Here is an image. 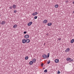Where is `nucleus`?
Returning a JSON list of instances; mask_svg holds the SVG:
<instances>
[{"label": "nucleus", "instance_id": "nucleus-23", "mask_svg": "<svg viewBox=\"0 0 74 74\" xmlns=\"http://www.w3.org/2000/svg\"><path fill=\"white\" fill-rule=\"evenodd\" d=\"M37 16H35L34 17V19H37Z\"/></svg>", "mask_w": 74, "mask_h": 74}, {"label": "nucleus", "instance_id": "nucleus-4", "mask_svg": "<svg viewBox=\"0 0 74 74\" xmlns=\"http://www.w3.org/2000/svg\"><path fill=\"white\" fill-rule=\"evenodd\" d=\"M25 41L26 42H27V43H29V42H30V40L29 39H27L25 40Z\"/></svg>", "mask_w": 74, "mask_h": 74}, {"label": "nucleus", "instance_id": "nucleus-26", "mask_svg": "<svg viewBox=\"0 0 74 74\" xmlns=\"http://www.w3.org/2000/svg\"><path fill=\"white\" fill-rule=\"evenodd\" d=\"M17 11L16 10H14V13H16V12H17Z\"/></svg>", "mask_w": 74, "mask_h": 74}, {"label": "nucleus", "instance_id": "nucleus-25", "mask_svg": "<svg viewBox=\"0 0 74 74\" xmlns=\"http://www.w3.org/2000/svg\"><path fill=\"white\" fill-rule=\"evenodd\" d=\"M58 74H60V71H58V72L57 73Z\"/></svg>", "mask_w": 74, "mask_h": 74}, {"label": "nucleus", "instance_id": "nucleus-7", "mask_svg": "<svg viewBox=\"0 0 74 74\" xmlns=\"http://www.w3.org/2000/svg\"><path fill=\"white\" fill-rule=\"evenodd\" d=\"M59 62V60L58 59H56L55 60V63H58Z\"/></svg>", "mask_w": 74, "mask_h": 74}, {"label": "nucleus", "instance_id": "nucleus-6", "mask_svg": "<svg viewBox=\"0 0 74 74\" xmlns=\"http://www.w3.org/2000/svg\"><path fill=\"white\" fill-rule=\"evenodd\" d=\"M25 38H28L29 37V35H26L25 36Z\"/></svg>", "mask_w": 74, "mask_h": 74}, {"label": "nucleus", "instance_id": "nucleus-9", "mask_svg": "<svg viewBox=\"0 0 74 74\" xmlns=\"http://www.w3.org/2000/svg\"><path fill=\"white\" fill-rule=\"evenodd\" d=\"M70 49L69 48H68L65 51L66 52H69V51H70Z\"/></svg>", "mask_w": 74, "mask_h": 74}, {"label": "nucleus", "instance_id": "nucleus-30", "mask_svg": "<svg viewBox=\"0 0 74 74\" xmlns=\"http://www.w3.org/2000/svg\"><path fill=\"white\" fill-rule=\"evenodd\" d=\"M10 8L11 9H12V7L10 6Z\"/></svg>", "mask_w": 74, "mask_h": 74}, {"label": "nucleus", "instance_id": "nucleus-21", "mask_svg": "<svg viewBox=\"0 0 74 74\" xmlns=\"http://www.w3.org/2000/svg\"><path fill=\"white\" fill-rule=\"evenodd\" d=\"M49 57V53H48L47 54V58H48Z\"/></svg>", "mask_w": 74, "mask_h": 74}, {"label": "nucleus", "instance_id": "nucleus-28", "mask_svg": "<svg viewBox=\"0 0 74 74\" xmlns=\"http://www.w3.org/2000/svg\"><path fill=\"white\" fill-rule=\"evenodd\" d=\"M43 65H44V64L42 63L41 64V66H42V67H43Z\"/></svg>", "mask_w": 74, "mask_h": 74}, {"label": "nucleus", "instance_id": "nucleus-22", "mask_svg": "<svg viewBox=\"0 0 74 74\" xmlns=\"http://www.w3.org/2000/svg\"><path fill=\"white\" fill-rule=\"evenodd\" d=\"M47 69H45V70H44V73H47Z\"/></svg>", "mask_w": 74, "mask_h": 74}, {"label": "nucleus", "instance_id": "nucleus-24", "mask_svg": "<svg viewBox=\"0 0 74 74\" xmlns=\"http://www.w3.org/2000/svg\"><path fill=\"white\" fill-rule=\"evenodd\" d=\"M50 60H49L48 61H47V64H49V63H50Z\"/></svg>", "mask_w": 74, "mask_h": 74}, {"label": "nucleus", "instance_id": "nucleus-8", "mask_svg": "<svg viewBox=\"0 0 74 74\" xmlns=\"http://www.w3.org/2000/svg\"><path fill=\"white\" fill-rule=\"evenodd\" d=\"M1 25H5V21H2L1 23Z\"/></svg>", "mask_w": 74, "mask_h": 74}, {"label": "nucleus", "instance_id": "nucleus-10", "mask_svg": "<svg viewBox=\"0 0 74 74\" xmlns=\"http://www.w3.org/2000/svg\"><path fill=\"white\" fill-rule=\"evenodd\" d=\"M32 62L33 61V63H35L36 62V60L35 58H34L32 60Z\"/></svg>", "mask_w": 74, "mask_h": 74}, {"label": "nucleus", "instance_id": "nucleus-32", "mask_svg": "<svg viewBox=\"0 0 74 74\" xmlns=\"http://www.w3.org/2000/svg\"><path fill=\"white\" fill-rule=\"evenodd\" d=\"M46 36H48V34H46Z\"/></svg>", "mask_w": 74, "mask_h": 74}, {"label": "nucleus", "instance_id": "nucleus-37", "mask_svg": "<svg viewBox=\"0 0 74 74\" xmlns=\"http://www.w3.org/2000/svg\"><path fill=\"white\" fill-rule=\"evenodd\" d=\"M43 69H45V68H43Z\"/></svg>", "mask_w": 74, "mask_h": 74}, {"label": "nucleus", "instance_id": "nucleus-31", "mask_svg": "<svg viewBox=\"0 0 74 74\" xmlns=\"http://www.w3.org/2000/svg\"><path fill=\"white\" fill-rule=\"evenodd\" d=\"M68 1H65V3H68Z\"/></svg>", "mask_w": 74, "mask_h": 74}, {"label": "nucleus", "instance_id": "nucleus-15", "mask_svg": "<svg viewBox=\"0 0 74 74\" xmlns=\"http://www.w3.org/2000/svg\"><path fill=\"white\" fill-rule=\"evenodd\" d=\"M74 42V39H72L71 41L70 42L71 43V44H72V43H73Z\"/></svg>", "mask_w": 74, "mask_h": 74}, {"label": "nucleus", "instance_id": "nucleus-18", "mask_svg": "<svg viewBox=\"0 0 74 74\" xmlns=\"http://www.w3.org/2000/svg\"><path fill=\"white\" fill-rule=\"evenodd\" d=\"M74 61V60L73 59H71L70 60L69 62H73Z\"/></svg>", "mask_w": 74, "mask_h": 74}, {"label": "nucleus", "instance_id": "nucleus-17", "mask_svg": "<svg viewBox=\"0 0 74 74\" xmlns=\"http://www.w3.org/2000/svg\"><path fill=\"white\" fill-rule=\"evenodd\" d=\"M17 26V25H15L14 26H13V28H15V27H16Z\"/></svg>", "mask_w": 74, "mask_h": 74}, {"label": "nucleus", "instance_id": "nucleus-33", "mask_svg": "<svg viewBox=\"0 0 74 74\" xmlns=\"http://www.w3.org/2000/svg\"><path fill=\"white\" fill-rule=\"evenodd\" d=\"M73 4H74V1L73 2Z\"/></svg>", "mask_w": 74, "mask_h": 74}, {"label": "nucleus", "instance_id": "nucleus-13", "mask_svg": "<svg viewBox=\"0 0 74 74\" xmlns=\"http://www.w3.org/2000/svg\"><path fill=\"white\" fill-rule=\"evenodd\" d=\"M47 25L48 26H51V25H52V23H48Z\"/></svg>", "mask_w": 74, "mask_h": 74}, {"label": "nucleus", "instance_id": "nucleus-3", "mask_svg": "<svg viewBox=\"0 0 74 74\" xmlns=\"http://www.w3.org/2000/svg\"><path fill=\"white\" fill-rule=\"evenodd\" d=\"M22 42L23 44H25V43H26V39H23L22 40Z\"/></svg>", "mask_w": 74, "mask_h": 74}, {"label": "nucleus", "instance_id": "nucleus-20", "mask_svg": "<svg viewBox=\"0 0 74 74\" xmlns=\"http://www.w3.org/2000/svg\"><path fill=\"white\" fill-rule=\"evenodd\" d=\"M55 8H58V5H55Z\"/></svg>", "mask_w": 74, "mask_h": 74}, {"label": "nucleus", "instance_id": "nucleus-35", "mask_svg": "<svg viewBox=\"0 0 74 74\" xmlns=\"http://www.w3.org/2000/svg\"><path fill=\"white\" fill-rule=\"evenodd\" d=\"M45 43H44V45H45Z\"/></svg>", "mask_w": 74, "mask_h": 74}, {"label": "nucleus", "instance_id": "nucleus-34", "mask_svg": "<svg viewBox=\"0 0 74 74\" xmlns=\"http://www.w3.org/2000/svg\"><path fill=\"white\" fill-rule=\"evenodd\" d=\"M0 25H1V21H0Z\"/></svg>", "mask_w": 74, "mask_h": 74}, {"label": "nucleus", "instance_id": "nucleus-11", "mask_svg": "<svg viewBox=\"0 0 74 74\" xmlns=\"http://www.w3.org/2000/svg\"><path fill=\"white\" fill-rule=\"evenodd\" d=\"M71 59V58L68 57L66 58V60H67V61H69V60H70Z\"/></svg>", "mask_w": 74, "mask_h": 74}, {"label": "nucleus", "instance_id": "nucleus-14", "mask_svg": "<svg viewBox=\"0 0 74 74\" xmlns=\"http://www.w3.org/2000/svg\"><path fill=\"white\" fill-rule=\"evenodd\" d=\"M33 61H31L29 62V64L30 65H32V64H33Z\"/></svg>", "mask_w": 74, "mask_h": 74}, {"label": "nucleus", "instance_id": "nucleus-16", "mask_svg": "<svg viewBox=\"0 0 74 74\" xmlns=\"http://www.w3.org/2000/svg\"><path fill=\"white\" fill-rule=\"evenodd\" d=\"M16 5H13V8L14 9H15V8H16Z\"/></svg>", "mask_w": 74, "mask_h": 74}, {"label": "nucleus", "instance_id": "nucleus-12", "mask_svg": "<svg viewBox=\"0 0 74 74\" xmlns=\"http://www.w3.org/2000/svg\"><path fill=\"white\" fill-rule=\"evenodd\" d=\"M47 23V20H44L43 22V23Z\"/></svg>", "mask_w": 74, "mask_h": 74}, {"label": "nucleus", "instance_id": "nucleus-36", "mask_svg": "<svg viewBox=\"0 0 74 74\" xmlns=\"http://www.w3.org/2000/svg\"><path fill=\"white\" fill-rule=\"evenodd\" d=\"M73 14H74V11H73Z\"/></svg>", "mask_w": 74, "mask_h": 74}, {"label": "nucleus", "instance_id": "nucleus-1", "mask_svg": "<svg viewBox=\"0 0 74 74\" xmlns=\"http://www.w3.org/2000/svg\"><path fill=\"white\" fill-rule=\"evenodd\" d=\"M42 57L44 59H47V55L45 54H44L42 55Z\"/></svg>", "mask_w": 74, "mask_h": 74}, {"label": "nucleus", "instance_id": "nucleus-5", "mask_svg": "<svg viewBox=\"0 0 74 74\" xmlns=\"http://www.w3.org/2000/svg\"><path fill=\"white\" fill-rule=\"evenodd\" d=\"M37 14H38V13L37 12H35L32 14V15L34 16L37 15Z\"/></svg>", "mask_w": 74, "mask_h": 74}, {"label": "nucleus", "instance_id": "nucleus-2", "mask_svg": "<svg viewBox=\"0 0 74 74\" xmlns=\"http://www.w3.org/2000/svg\"><path fill=\"white\" fill-rule=\"evenodd\" d=\"M32 23H33L31 21L27 24V25L28 26H30L32 25Z\"/></svg>", "mask_w": 74, "mask_h": 74}, {"label": "nucleus", "instance_id": "nucleus-19", "mask_svg": "<svg viewBox=\"0 0 74 74\" xmlns=\"http://www.w3.org/2000/svg\"><path fill=\"white\" fill-rule=\"evenodd\" d=\"M28 59H29V57H28V56L26 57L25 58V60H27Z\"/></svg>", "mask_w": 74, "mask_h": 74}, {"label": "nucleus", "instance_id": "nucleus-29", "mask_svg": "<svg viewBox=\"0 0 74 74\" xmlns=\"http://www.w3.org/2000/svg\"><path fill=\"white\" fill-rule=\"evenodd\" d=\"M58 41H60V40H61V38H60L58 39Z\"/></svg>", "mask_w": 74, "mask_h": 74}, {"label": "nucleus", "instance_id": "nucleus-27", "mask_svg": "<svg viewBox=\"0 0 74 74\" xmlns=\"http://www.w3.org/2000/svg\"><path fill=\"white\" fill-rule=\"evenodd\" d=\"M27 33V32L26 31H25L24 32V34H26Z\"/></svg>", "mask_w": 74, "mask_h": 74}]
</instances>
